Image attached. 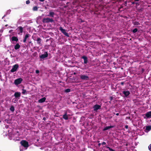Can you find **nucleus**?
Returning <instances> with one entry per match:
<instances>
[{"mask_svg": "<svg viewBox=\"0 0 151 151\" xmlns=\"http://www.w3.org/2000/svg\"><path fill=\"white\" fill-rule=\"evenodd\" d=\"M42 21L44 23H52L54 22V20L52 18H43Z\"/></svg>", "mask_w": 151, "mask_h": 151, "instance_id": "nucleus-1", "label": "nucleus"}, {"mask_svg": "<svg viewBox=\"0 0 151 151\" xmlns=\"http://www.w3.org/2000/svg\"><path fill=\"white\" fill-rule=\"evenodd\" d=\"M22 145L24 147L27 148L29 146L28 143L25 140H22L20 142Z\"/></svg>", "mask_w": 151, "mask_h": 151, "instance_id": "nucleus-2", "label": "nucleus"}, {"mask_svg": "<svg viewBox=\"0 0 151 151\" xmlns=\"http://www.w3.org/2000/svg\"><path fill=\"white\" fill-rule=\"evenodd\" d=\"M59 29L64 35L67 37H69V36L68 33L66 32V30L64 29H63L62 27H60L59 28Z\"/></svg>", "mask_w": 151, "mask_h": 151, "instance_id": "nucleus-3", "label": "nucleus"}, {"mask_svg": "<svg viewBox=\"0 0 151 151\" xmlns=\"http://www.w3.org/2000/svg\"><path fill=\"white\" fill-rule=\"evenodd\" d=\"M19 67V65L18 64H16L13 66L12 69L10 71L13 73L16 71Z\"/></svg>", "mask_w": 151, "mask_h": 151, "instance_id": "nucleus-4", "label": "nucleus"}, {"mask_svg": "<svg viewBox=\"0 0 151 151\" xmlns=\"http://www.w3.org/2000/svg\"><path fill=\"white\" fill-rule=\"evenodd\" d=\"M23 79L21 78H19L14 80V83L16 85H18L21 83Z\"/></svg>", "mask_w": 151, "mask_h": 151, "instance_id": "nucleus-5", "label": "nucleus"}, {"mask_svg": "<svg viewBox=\"0 0 151 151\" xmlns=\"http://www.w3.org/2000/svg\"><path fill=\"white\" fill-rule=\"evenodd\" d=\"M93 108L94 111L97 112L98 109H101V106L96 104L93 106Z\"/></svg>", "mask_w": 151, "mask_h": 151, "instance_id": "nucleus-6", "label": "nucleus"}, {"mask_svg": "<svg viewBox=\"0 0 151 151\" xmlns=\"http://www.w3.org/2000/svg\"><path fill=\"white\" fill-rule=\"evenodd\" d=\"M48 54L47 52H45L43 54L40 56V59H44L48 57Z\"/></svg>", "mask_w": 151, "mask_h": 151, "instance_id": "nucleus-7", "label": "nucleus"}, {"mask_svg": "<svg viewBox=\"0 0 151 151\" xmlns=\"http://www.w3.org/2000/svg\"><path fill=\"white\" fill-rule=\"evenodd\" d=\"M122 93L124 95V96L126 97H127L130 94V92L129 91H126L124 89L123 90Z\"/></svg>", "mask_w": 151, "mask_h": 151, "instance_id": "nucleus-8", "label": "nucleus"}, {"mask_svg": "<svg viewBox=\"0 0 151 151\" xmlns=\"http://www.w3.org/2000/svg\"><path fill=\"white\" fill-rule=\"evenodd\" d=\"M80 78L82 80H87L89 79L88 77L84 75H80Z\"/></svg>", "mask_w": 151, "mask_h": 151, "instance_id": "nucleus-9", "label": "nucleus"}, {"mask_svg": "<svg viewBox=\"0 0 151 151\" xmlns=\"http://www.w3.org/2000/svg\"><path fill=\"white\" fill-rule=\"evenodd\" d=\"M36 41L37 42V43L40 45V46H42V39L40 37L37 38Z\"/></svg>", "mask_w": 151, "mask_h": 151, "instance_id": "nucleus-10", "label": "nucleus"}, {"mask_svg": "<svg viewBox=\"0 0 151 151\" xmlns=\"http://www.w3.org/2000/svg\"><path fill=\"white\" fill-rule=\"evenodd\" d=\"M21 93L20 92H16L14 94V96L16 98H18L20 97L21 96Z\"/></svg>", "mask_w": 151, "mask_h": 151, "instance_id": "nucleus-11", "label": "nucleus"}, {"mask_svg": "<svg viewBox=\"0 0 151 151\" xmlns=\"http://www.w3.org/2000/svg\"><path fill=\"white\" fill-rule=\"evenodd\" d=\"M81 58L84 60V63L86 64L88 62V59L87 57L85 56H83L81 57Z\"/></svg>", "mask_w": 151, "mask_h": 151, "instance_id": "nucleus-12", "label": "nucleus"}, {"mask_svg": "<svg viewBox=\"0 0 151 151\" xmlns=\"http://www.w3.org/2000/svg\"><path fill=\"white\" fill-rule=\"evenodd\" d=\"M55 15V13L54 12H50L49 14L47 16L50 17H53Z\"/></svg>", "mask_w": 151, "mask_h": 151, "instance_id": "nucleus-13", "label": "nucleus"}, {"mask_svg": "<svg viewBox=\"0 0 151 151\" xmlns=\"http://www.w3.org/2000/svg\"><path fill=\"white\" fill-rule=\"evenodd\" d=\"M30 36L29 34H26L25 35L23 40V42L24 43H25L26 42L27 39Z\"/></svg>", "mask_w": 151, "mask_h": 151, "instance_id": "nucleus-14", "label": "nucleus"}, {"mask_svg": "<svg viewBox=\"0 0 151 151\" xmlns=\"http://www.w3.org/2000/svg\"><path fill=\"white\" fill-rule=\"evenodd\" d=\"M114 126H107L104 128L103 129V131H105L106 130H107L110 128H113Z\"/></svg>", "mask_w": 151, "mask_h": 151, "instance_id": "nucleus-15", "label": "nucleus"}, {"mask_svg": "<svg viewBox=\"0 0 151 151\" xmlns=\"http://www.w3.org/2000/svg\"><path fill=\"white\" fill-rule=\"evenodd\" d=\"M46 99V98L45 97H44L41 98V99L39 100L38 101V102L39 103H43L45 101Z\"/></svg>", "mask_w": 151, "mask_h": 151, "instance_id": "nucleus-16", "label": "nucleus"}, {"mask_svg": "<svg viewBox=\"0 0 151 151\" xmlns=\"http://www.w3.org/2000/svg\"><path fill=\"white\" fill-rule=\"evenodd\" d=\"M63 118L65 120L68 119V117L67 115V112L65 111L64 114L63 116Z\"/></svg>", "mask_w": 151, "mask_h": 151, "instance_id": "nucleus-17", "label": "nucleus"}, {"mask_svg": "<svg viewBox=\"0 0 151 151\" xmlns=\"http://www.w3.org/2000/svg\"><path fill=\"white\" fill-rule=\"evenodd\" d=\"M145 116L147 118L151 117V111L147 112L145 114Z\"/></svg>", "mask_w": 151, "mask_h": 151, "instance_id": "nucleus-18", "label": "nucleus"}, {"mask_svg": "<svg viewBox=\"0 0 151 151\" xmlns=\"http://www.w3.org/2000/svg\"><path fill=\"white\" fill-rule=\"evenodd\" d=\"M20 47V45H19V43H17L16 45L14 46V49L16 50H17L19 49Z\"/></svg>", "mask_w": 151, "mask_h": 151, "instance_id": "nucleus-19", "label": "nucleus"}, {"mask_svg": "<svg viewBox=\"0 0 151 151\" xmlns=\"http://www.w3.org/2000/svg\"><path fill=\"white\" fill-rule=\"evenodd\" d=\"M12 41H15L17 42L18 40V39L17 37L13 36L12 37Z\"/></svg>", "mask_w": 151, "mask_h": 151, "instance_id": "nucleus-20", "label": "nucleus"}, {"mask_svg": "<svg viewBox=\"0 0 151 151\" xmlns=\"http://www.w3.org/2000/svg\"><path fill=\"white\" fill-rule=\"evenodd\" d=\"M151 130V126H148L146 127L145 130L147 131V132Z\"/></svg>", "mask_w": 151, "mask_h": 151, "instance_id": "nucleus-21", "label": "nucleus"}, {"mask_svg": "<svg viewBox=\"0 0 151 151\" xmlns=\"http://www.w3.org/2000/svg\"><path fill=\"white\" fill-rule=\"evenodd\" d=\"M18 28L20 31V33H22L23 32V28L21 26L19 27Z\"/></svg>", "mask_w": 151, "mask_h": 151, "instance_id": "nucleus-22", "label": "nucleus"}, {"mask_svg": "<svg viewBox=\"0 0 151 151\" xmlns=\"http://www.w3.org/2000/svg\"><path fill=\"white\" fill-rule=\"evenodd\" d=\"M9 109L12 112H14L15 110L14 107L13 106H11Z\"/></svg>", "mask_w": 151, "mask_h": 151, "instance_id": "nucleus-23", "label": "nucleus"}, {"mask_svg": "<svg viewBox=\"0 0 151 151\" xmlns=\"http://www.w3.org/2000/svg\"><path fill=\"white\" fill-rule=\"evenodd\" d=\"M32 10L33 11H37L38 10V7L37 6H35L32 8Z\"/></svg>", "mask_w": 151, "mask_h": 151, "instance_id": "nucleus-24", "label": "nucleus"}, {"mask_svg": "<svg viewBox=\"0 0 151 151\" xmlns=\"http://www.w3.org/2000/svg\"><path fill=\"white\" fill-rule=\"evenodd\" d=\"M70 91V88H67L65 90L64 92L65 93H69Z\"/></svg>", "mask_w": 151, "mask_h": 151, "instance_id": "nucleus-25", "label": "nucleus"}, {"mask_svg": "<svg viewBox=\"0 0 151 151\" xmlns=\"http://www.w3.org/2000/svg\"><path fill=\"white\" fill-rule=\"evenodd\" d=\"M134 25H140V23L137 22H133Z\"/></svg>", "mask_w": 151, "mask_h": 151, "instance_id": "nucleus-26", "label": "nucleus"}, {"mask_svg": "<svg viewBox=\"0 0 151 151\" xmlns=\"http://www.w3.org/2000/svg\"><path fill=\"white\" fill-rule=\"evenodd\" d=\"M106 148L108 149L110 151H115V150L110 148V147L108 146H106Z\"/></svg>", "mask_w": 151, "mask_h": 151, "instance_id": "nucleus-27", "label": "nucleus"}, {"mask_svg": "<svg viewBox=\"0 0 151 151\" xmlns=\"http://www.w3.org/2000/svg\"><path fill=\"white\" fill-rule=\"evenodd\" d=\"M137 31L138 29L137 28H135L132 30V32L133 33H134L137 32Z\"/></svg>", "mask_w": 151, "mask_h": 151, "instance_id": "nucleus-28", "label": "nucleus"}, {"mask_svg": "<svg viewBox=\"0 0 151 151\" xmlns=\"http://www.w3.org/2000/svg\"><path fill=\"white\" fill-rule=\"evenodd\" d=\"M22 94H25L26 93V90L24 89H22Z\"/></svg>", "mask_w": 151, "mask_h": 151, "instance_id": "nucleus-29", "label": "nucleus"}, {"mask_svg": "<svg viewBox=\"0 0 151 151\" xmlns=\"http://www.w3.org/2000/svg\"><path fill=\"white\" fill-rule=\"evenodd\" d=\"M26 3L27 4H29L30 3V1L29 0H28L26 1Z\"/></svg>", "mask_w": 151, "mask_h": 151, "instance_id": "nucleus-30", "label": "nucleus"}, {"mask_svg": "<svg viewBox=\"0 0 151 151\" xmlns=\"http://www.w3.org/2000/svg\"><path fill=\"white\" fill-rule=\"evenodd\" d=\"M148 148L149 150L151 151V144L148 147Z\"/></svg>", "mask_w": 151, "mask_h": 151, "instance_id": "nucleus-31", "label": "nucleus"}, {"mask_svg": "<svg viewBox=\"0 0 151 151\" xmlns=\"http://www.w3.org/2000/svg\"><path fill=\"white\" fill-rule=\"evenodd\" d=\"M75 140V139L74 138H72L71 139V142H74Z\"/></svg>", "mask_w": 151, "mask_h": 151, "instance_id": "nucleus-32", "label": "nucleus"}, {"mask_svg": "<svg viewBox=\"0 0 151 151\" xmlns=\"http://www.w3.org/2000/svg\"><path fill=\"white\" fill-rule=\"evenodd\" d=\"M106 143L104 142H102L101 143V144L102 145H106Z\"/></svg>", "mask_w": 151, "mask_h": 151, "instance_id": "nucleus-33", "label": "nucleus"}, {"mask_svg": "<svg viewBox=\"0 0 151 151\" xmlns=\"http://www.w3.org/2000/svg\"><path fill=\"white\" fill-rule=\"evenodd\" d=\"M35 72L37 74H38L39 73V71L38 70H36L35 71Z\"/></svg>", "mask_w": 151, "mask_h": 151, "instance_id": "nucleus-34", "label": "nucleus"}, {"mask_svg": "<svg viewBox=\"0 0 151 151\" xmlns=\"http://www.w3.org/2000/svg\"><path fill=\"white\" fill-rule=\"evenodd\" d=\"M124 84V82H121L120 84L122 86H123Z\"/></svg>", "mask_w": 151, "mask_h": 151, "instance_id": "nucleus-35", "label": "nucleus"}, {"mask_svg": "<svg viewBox=\"0 0 151 151\" xmlns=\"http://www.w3.org/2000/svg\"><path fill=\"white\" fill-rule=\"evenodd\" d=\"M124 127L126 129H127L128 128V126L127 125H125L124 126Z\"/></svg>", "mask_w": 151, "mask_h": 151, "instance_id": "nucleus-36", "label": "nucleus"}, {"mask_svg": "<svg viewBox=\"0 0 151 151\" xmlns=\"http://www.w3.org/2000/svg\"><path fill=\"white\" fill-rule=\"evenodd\" d=\"M101 143H99L98 144V146L99 147H100V146H101Z\"/></svg>", "mask_w": 151, "mask_h": 151, "instance_id": "nucleus-37", "label": "nucleus"}, {"mask_svg": "<svg viewBox=\"0 0 151 151\" xmlns=\"http://www.w3.org/2000/svg\"><path fill=\"white\" fill-rule=\"evenodd\" d=\"M46 119L45 117H44L43 118V120L45 121Z\"/></svg>", "mask_w": 151, "mask_h": 151, "instance_id": "nucleus-38", "label": "nucleus"}, {"mask_svg": "<svg viewBox=\"0 0 151 151\" xmlns=\"http://www.w3.org/2000/svg\"><path fill=\"white\" fill-rule=\"evenodd\" d=\"M110 99H111V100H112L113 99V97L112 96L111 97H110Z\"/></svg>", "mask_w": 151, "mask_h": 151, "instance_id": "nucleus-39", "label": "nucleus"}, {"mask_svg": "<svg viewBox=\"0 0 151 151\" xmlns=\"http://www.w3.org/2000/svg\"><path fill=\"white\" fill-rule=\"evenodd\" d=\"M9 139L11 140L12 139V137H11V136H9Z\"/></svg>", "mask_w": 151, "mask_h": 151, "instance_id": "nucleus-40", "label": "nucleus"}, {"mask_svg": "<svg viewBox=\"0 0 151 151\" xmlns=\"http://www.w3.org/2000/svg\"><path fill=\"white\" fill-rule=\"evenodd\" d=\"M132 4H135V2H132Z\"/></svg>", "mask_w": 151, "mask_h": 151, "instance_id": "nucleus-41", "label": "nucleus"}, {"mask_svg": "<svg viewBox=\"0 0 151 151\" xmlns=\"http://www.w3.org/2000/svg\"><path fill=\"white\" fill-rule=\"evenodd\" d=\"M41 2H43L45 0H39Z\"/></svg>", "mask_w": 151, "mask_h": 151, "instance_id": "nucleus-42", "label": "nucleus"}, {"mask_svg": "<svg viewBox=\"0 0 151 151\" xmlns=\"http://www.w3.org/2000/svg\"><path fill=\"white\" fill-rule=\"evenodd\" d=\"M116 115L117 116H118L119 115V113H117L116 114Z\"/></svg>", "mask_w": 151, "mask_h": 151, "instance_id": "nucleus-43", "label": "nucleus"}, {"mask_svg": "<svg viewBox=\"0 0 151 151\" xmlns=\"http://www.w3.org/2000/svg\"><path fill=\"white\" fill-rule=\"evenodd\" d=\"M135 1H139L140 0H134Z\"/></svg>", "mask_w": 151, "mask_h": 151, "instance_id": "nucleus-44", "label": "nucleus"}, {"mask_svg": "<svg viewBox=\"0 0 151 151\" xmlns=\"http://www.w3.org/2000/svg\"><path fill=\"white\" fill-rule=\"evenodd\" d=\"M8 127H9V126L8 125H7V126H6V128H8Z\"/></svg>", "mask_w": 151, "mask_h": 151, "instance_id": "nucleus-45", "label": "nucleus"}, {"mask_svg": "<svg viewBox=\"0 0 151 151\" xmlns=\"http://www.w3.org/2000/svg\"><path fill=\"white\" fill-rule=\"evenodd\" d=\"M49 40L47 39L46 40V42H47V41H49Z\"/></svg>", "mask_w": 151, "mask_h": 151, "instance_id": "nucleus-46", "label": "nucleus"}, {"mask_svg": "<svg viewBox=\"0 0 151 151\" xmlns=\"http://www.w3.org/2000/svg\"><path fill=\"white\" fill-rule=\"evenodd\" d=\"M135 4H136V5H137V4L138 5L139 4H138V3H135Z\"/></svg>", "mask_w": 151, "mask_h": 151, "instance_id": "nucleus-47", "label": "nucleus"}, {"mask_svg": "<svg viewBox=\"0 0 151 151\" xmlns=\"http://www.w3.org/2000/svg\"><path fill=\"white\" fill-rule=\"evenodd\" d=\"M97 142L98 143H99V142H100V141H97Z\"/></svg>", "mask_w": 151, "mask_h": 151, "instance_id": "nucleus-48", "label": "nucleus"}, {"mask_svg": "<svg viewBox=\"0 0 151 151\" xmlns=\"http://www.w3.org/2000/svg\"><path fill=\"white\" fill-rule=\"evenodd\" d=\"M74 75H75V74H76V73H74Z\"/></svg>", "mask_w": 151, "mask_h": 151, "instance_id": "nucleus-49", "label": "nucleus"}, {"mask_svg": "<svg viewBox=\"0 0 151 151\" xmlns=\"http://www.w3.org/2000/svg\"><path fill=\"white\" fill-rule=\"evenodd\" d=\"M31 43V42H29V43Z\"/></svg>", "mask_w": 151, "mask_h": 151, "instance_id": "nucleus-50", "label": "nucleus"}]
</instances>
